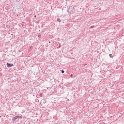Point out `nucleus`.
<instances>
[{
	"mask_svg": "<svg viewBox=\"0 0 124 124\" xmlns=\"http://www.w3.org/2000/svg\"><path fill=\"white\" fill-rule=\"evenodd\" d=\"M7 67H11V66H13L14 64L13 63L10 64L9 63H7Z\"/></svg>",
	"mask_w": 124,
	"mask_h": 124,
	"instance_id": "f257e3e1",
	"label": "nucleus"
},
{
	"mask_svg": "<svg viewBox=\"0 0 124 124\" xmlns=\"http://www.w3.org/2000/svg\"><path fill=\"white\" fill-rule=\"evenodd\" d=\"M57 21L58 22H61V19H60V18H57Z\"/></svg>",
	"mask_w": 124,
	"mask_h": 124,
	"instance_id": "f03ea898",
	"label": "nucleus"
},
{
	"mask_svg": "<svg viewBox=\"0 0 124 124\" xmlns=\"http://www.w3.org/2000/svg\"><path fill=\"white\" fill-rule=\"evenodd\" d=\"M18 117H19V116H16L14 117V118L15 119V120H16V119H18Z\"/></svg>",
	"mask_w": 124,
	"mask_h": 124,
	"instance_id": "7ed1b4c3",
	"label": "nucleus"
},
{
	"mask_svg": "<svg viewBox=\"0 0 124 124\" xmlns=\"http://www.w3.org/2000/svg\"><path fill=\"white\" fill-rule=\"evenodd\" d=\"M38 37H39V38H41V34L38 35Z\"/></svg>",
	"mask_w": 124,
	"mask_h": 124,
	"instance_id": "20e7f679",
	"label": "nucleus"
},
{
	"mask_svg": "<svg viewBox=\"0 0 124 124\" xmlns=\"http://www.w3.org/2000/svg\"><path fill=\"white\" fill-rule=\"evenodd\" d=\"M109 57L110 58H112V59H113V56L112 54H109Z\"/></svg>",
	"mask_w": 124,
	"mask_h": 124,
	"instance_id": "39448f33",
	"label": "nucleus"
},
{
	"mask_svg": "<svg viewBox=\"0 0 124 124\" xmlns=\"http://www.w3.org/2000/svg\"><path fill=\"white\" fill-rule=\"evenodd\" d=\"M62 73H64V71L62 70Z\"/></svg>",
	"mask_w": 124,
	"mask_h": 124,
	"instance_id": "423d86ee",
	"label": "nucleus"
},
{
	"mask_svg": "<svg viewBox=\"0 0 124 124\" xmlns=\"http://www.w3.org/2000/svg\"><path fill=\"white\" fill-rule=\"evenodd\" d=\"M70 76H71V77H72V76H73V75L71 74V75H70Z\"/></svg>",
	"mask_w": 124,
	"mask_h": 124,
	"instance_id": "0eeeda50",
	"label": "nucleus"
},
{
	"mask_svg": "<svg viewBox=\"0 0 124 124\" xmlns=\"http://www.w3.org/2000/svg\"><path fill=\"white\" fill-rule=\"evenodd\" d=\"M18 118H20L21 117H20V116H18Z\"/></svg>",
	"mask_w": 124,
	"mask_h": 124,
	"instance_id": "6e6552de",
	"label": "nucleus"
},
{
	"mask_svg": "<svg viewBox=\"0 0 124 124\" xmlns=\"http://www.w3.org/2000/svg\"><path fill=\"white\" fill-rule=\"evenodd\" d=\"M34 17H36V16H34Z\"/></svg>",
	"mask_w": 124,
	"mask_h": 124,
	"instance_id": "1a4fd4ad",
	"label": "nucleus"
},
{
	"mask_svg": "<svg viewBox=\"0 0 124 124\" xmlns=\"http://www.w3.org/2000/svg\"><path fill=\"white\" fill-rule=\"evenodd\" d=\"M49 43H51V42H49Z\"/></svg>",
	"mask_w": 124,
	"mask_h": 124,
	"instance_id": "9d476101",
	"label": "nucleus"
}]
</instances>
